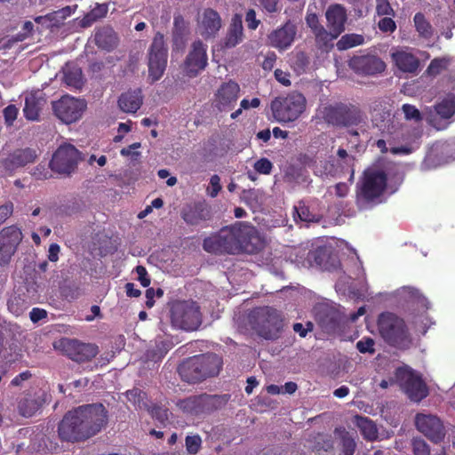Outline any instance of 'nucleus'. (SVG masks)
I'll return each mask as SVG.
<instances>
[{
  "label": "nucleus",
  "instance_id": "nucleus-8",
  "mask_svg": "<svg viewBox=\"0 0 455 455\" xmlns=\"http://www.w3.org/2000/svg\"><path fill=\"white\" fill-rule=\"evenodd\" d=\"M167 59L168 48L164 36L162 33L157 32L148 50V77L153 83L164 76L167 67Z\"/></svg>",
  "mask_w": 455,
  "mask_h": 455
},
{
  "label": "nucleus",
  "instance_id": "nucleus-58",
  "mask_svg": "<svg viewBox=\"0 0 455 455\" xmlns=\"http://www.w3.org/2000/svg\"><path fill=\"white\" fill-rule=\"evenodd\" d=\"M18 113L19 109L14 105H9L4 109V121L8 126L12 125L17 118Z\"/></svg>",
  "mask_w": 455,
  "mask_h": 455
},
{
  "label": "nucleus",
  "instance_id": "nucleus-2",
  "mask_svg": "<svg viewBox=\"0 0 455 455\" xmlns=\"http://www.w3.org/2000/svg\"><path fill=\"white\" fill-rule=\"evenodd\" d=\"M108 413L102 403L78 406L68 411L59 425V435L64 441L88 439L104 428Z\"/></svg>",
  "mask_w": 455,
  "mask_h": 455
},
{
  "label": "nucleus",
  "instance_id": "nucleus-55",
  "mask_svg": "<svg viewBox=\"0 0 455 455\" xmlns=\"http://www.w3.org/2000/svg\"><path fill=\"white\" fill-rule=\"evenodd\" d=\"M262 10L267 13H275L280 11V0H259Z\"/></svg>",
  "mask_w": 455,
  "mask_h": 455
},
{
  "label": "nucleus",
  "instance_id": "nucleus-42",
  "mask_svg": "<svg viewBox=\"0 0 455 455\" xmlns=\"http://www.w3.org/2000/svg\"><path fill=\"white\" fill-rule=\"evenodd\" d=\"M108 12V6L106 4H98L90 12H88L81 20V25L84 28L90 27L98 20L103 18Z\"/></svg>",
  "mask_w": 455,
  "mask_h": 455
},
{
  "label": "nucleus",
  "instance_id": "nucleus-5",
  "mask_svg": "<svg viewBox=\"0 0 455 455\" xmlns=\"http://www.w3.org/2000/svg\"><path fill=\"white\" fill-rule=\"evenodd\" d=\"M249 323L259 337L267 340L277 339L283 328L282 313L269 306L258 307L251 310Z\"/></svg>",
  "mask_w": 455,
  "mask_h": 455
},
{
  "label": "nucleus",
  "instance_id": "nucleus-14",
  "mask_svg": "<svg viewBox=\"0 0 455 455\" xmlns=\"http://www.w3.org/2000/svg\"><path fill=\"white\" fill-rule=\"evenodd\" d=\"M297 35L296 24L288 20L283 25L267 35V44L278 51H285L291 46Z\"/></svg>",
  "mask_w": 455,
  "mask_h": 455
},
{
  "label": "nucleus",
  "instance_id": "nucleus-9",
  "mask_svg": "<svg viewBox=\"0 0 455 455\" xmlns=\"http://www.w3.org/2000/svg\"><path fill=\"white\" fill-rule=\"evenodd\" d=\"M86 106L85 100L69 95L62 96L60 100L52 102L54 116L67 124L78 121Z\"/></svg>",
  "mask_w": 455,
  "mask_h": 455
},
{
  "label": "nucleus",
  "instance_id": "nucleus-12",
  "mask_svg": "<svg viewBox=\"0 0 455 455\" xmlns=\"http://www.w3.org/2000/svg\"><path fill=\"white\" fill-rule=\"evenodd\" d=\"M349 68L357 75L374 76L386 69V63L375 54L355 55L348 61Z\"/></svg>",
  "mask_w": 455,
  "mask_h": 455
},
{
  "label": "nucleus",
  "instance_id": "nucleus-37",
  "mask_svg": "<svg viewBox=\"0 0 455 455\" xmlns=\"http://www.w3.org/2000/svg\"><path fill=\"white\" fill-rule=\"evenodd\" d=\"M413 22L419 36L425 39H430L434 35V28L422 12H417L413 17Z\"/></svg>",
  "mask_w": 455,
  "mask_h": 455
},
{
  "label": "nucleus",
  "instance_id": "nucleus-13",
  "mask_svg": "<svg viewBox=\"0 0 455 455\" xmlns=\"http://www.w3.org/2000/svg\"><path fill=\"white\" fill-rule=\"evenodd\" d=\"M240 86L235 81L223 83L215 93L214 105L220 112L231 111L238 100Z\"/></svg>",
  "mask_w": 455,
  "mask_h": 455
},
{
  "label": "nucleus",
  "instance_id": "nucleus-16",
  "mask_svg": "<svg viewBox=\"0 0 455 455\" xmlns=\"http://www.w3.org/2000/svg\"><path fill=\"white\" fill-rule=\"evenodd\" d=\"M66 355L73 361L84 363L95 357L99 349L93 344L82 343L76 339H65L61 342Z\"/></svg>",
  "mask_w": 455,
  "mask_h": 455
},
{
  "label": "nucleus",
  "instance_id": "nucleus-28",
  "mask_svg": "<svg viewBox=\"0 0 455 455\" xmlns=\"http://www.w3.org/2000/svg\"><path fill=\"white\" fill-rule=\"evenodd\" d=\"M181 379L188 383H196L199 379V357L195 355L183 361L179 366Z\"/></svg>",
  "mask_w": 455,
  "mask_h": 455
},
{
  "label": "nucleus",
  "instance_id": "nucleus-49",
  "mask_svg": "<svg viewBox=\"0 0 455 455\" xmlns=\"http://www.w3.org/2000/svg\"><path fill=\"white\" fill-rule=\"evenodd\" d=\"M447 67V61L444 59H434L427 68L430 76H437Z\"/></svg>",
  "mask_w": 455,
  "mask_h": 455
},
{
  "label": "nucleus",
  "instance_id": "nucleus-7",
  "mask_svg": "<svg viewBox=\"0 0 455 455\" xmlns=\"http://www.w3.org/2000/svg\"><path fill=\"white\" fill-rule=\"evenodd\" d=\"M307 106L306 98L299 92L277 97L271 102L273 116L279 123L294 122L299 118Z\"/></svg>",
  "mask_w": 455,
  "mask_h": 455
},
{
  "label": "nucleus",
  "instance_id": "nucleus-44",
  "mask_svg": "<svg viewBox=\"0 0 455 455\" xmlns=\"http://www.w3.org/2000/svg\"><path fill=\"white\" fill-rule=\"evenodd\" d=\"M341 443V454L342 455H354L356 450V443L355 439L347 433L345 432L340 438Z\"/></svg>",
  "mask_w": 455,
  "mask_h": 455
},
{
  "label": "nucleus",
  "instance_id": "nucleus-38",
  "mask_svg": "<svg viewBox=\"0 0 455 455\" xmlns=\"http://www.w3.org/2000/svg\"><path fill=\"white\" fill-rule=\"evenodd\" d=\"M435 112L443 119H449L455 114V95H448L435 106Z\"/></svg>",
  "mask_w": 455,
  "mask_h": 455
},
{
  "label": "nucleus",
  "instance_id": "nucleus-53",
  "mask_svg": "<svg viewBox=\"0 0 455 455\" xmlns=\"http://www.w3.org/2000/svg\"><path fill=\"white\" fill-rule=\"evenodd\" d=\"M8 308L15 315H20L24 310V300L20 297H12L8 301Z\"/></svg>",
  "mask_w": 455,
  "mask_h": 455
},
{
  "label": "nucleus",
  "instance_id": "nucleus-62",
  "mask_svg": "<svg viewBox=\"0 0 455 455\" xmlns=\"http://www.w3.org/2000/svg\"><path fill=\"white\" fill-rule=\"evenodd\" d=\"M245 22L251 30H255L260 24V20L256 18V12L254 9H249L245 14Z\"/></svg>",
  "mask_w": 455,
  "mask_h": 455
},
{
  "label": "nucleus",
  "instance_id": "nucleus-33",
  "mask_svg": "<svg viewBox=\"0 0 455 455\" xmlns=\"http://www.w3.org/2000/svg\"><path fill=\"white\" fill-rule=\"evenodd\" d=\"M312 34L315 37L316 48L324 52H329L333 48L334 40L339 36H336L334 31L327 30L324 27Z\"/></svg>",
  "mask_w": 455,
  "mask_h": 455
},
{
  "label": "nucleus",
  "instance_id": "nucleus-27",
  "mask_svg": "<svg viewBox=\"0 0 455 455\" xmlns=\"http://www.w3.org/2000/svg\"><path fill=\"white\" fill-rule=\"evenodd\" d=\"M182 76L188 78L197 76L199 72V42H194L192 51L186 57L181 68Z\"/></svg>",
  "mask_w": 455,
  "mask_h": 455
},
{
  "label": "nucleus",
  "instance_id": "nucleus-19",
  "mask_svg": "<svg viewBox=\"0 0 455 455\" xmlns=\"http://www.w3.org/2000/svg\"><path fill=\"white\" fill-rule=\"evenodd\" d=\"M36 158V154L35 150L31 148H20L11 153L2 163L6 171L13 172L18 168L33 163Z\"/></svg>",
  "mask_w": 455,
  "mask_h": 455
},
{
  "label": "nucleus",
  "instance_id": "nucleus-57",
  "mask_svg": "<svg viewBox=\"0 0 455 455\" xmlns=\"http://www.w3.org/2000/svg\"><path fill=\"white\" fill-rule=\"evenodd\" d=\"M337 156L344 160V164L347 165V166H349L351 167V174H350V177L353 178L354 177V174H355V170H354V164H355V156H349L347 152L346 149L344 148H339L338 151H337Z\"/></svg>",
  "mask_w": 455,
  "mask_h": 455
},
{
  "label": "nucleus",
  "instance_id": "nucleus-29",
  "mask_svg": "<svg viewBox=\"0 0 455 455\" xmlns=\"http://www.w3.org/2000/svg\"><path fill=\"white\" fill-rule=\"evenodd\" d=\"M243 30L242 16L235 14L225 37L224 46L226 48H233L241 43L243 36Z\"/></svg>",
  "mask_w": 455,
  "mask_h": 455
},
{
  "label": "nucleus",
  "instance_id": "nucleus-1",
  "mask_svg": "<svg viewBox=\"0 0 455 455\" xmlns=\"http://www.w3.org/2000/svg\"><path fill=\"white\" fill-rule=\"evenodd\" d=\"M258 230L251 224L237 221L222 228L218 233L204 240V249L215 254H253L262 248Z\"/></svg>",
  "mask_w": 455,
  "mask_h": 455
},
{
  "label": "nucleus",
  "instance_id": "nucleus-47",
  "mask_svg": "<svg viewBox=\"0 0 455 455\" xmlns=\"http://www.w3.org/2000/svg\"><path fill=\"white\" fill-rule=\"evenodd\" d=\"M375 341L371 337H363L362 339L357 341L356 348L362 354H371L373 355L375 353L374 348Z\"/></svg>",
  "mask_w": 455,
  "mask_h": 455
},
{
  "label": "nucleus",
  "instance_id": "nucleus-60",
  "mask_svg": "<svg viewBox=\"0 0 455 455\" xmlns=\"http://www.w3.org/2000/svg\"><path fill=\"white\" fill-rule=\"evenodd\" d=\"M151 415L163 425H164L169 419L168 411L159 406L153 407L151 410Z\"/></svg>",
  "mask_w": 455,
  "mask_h": 455
},
{
  "label": "nucleus",
  "instance_id": "nucleus-24",
  "mask_svg": "<svg viewBox=\"0 0 455 455\" xmlns=\"http://www.w3.org/2000/svg\"><path fill=\"white\" fill-rule=\"evenodd\" d=\"M395 66L403 72L415 73L419 66V59L412 53L405 51H397L392 53Z\"/></svg>",
  "mask_w": 455,
  "mask_h": 455
},
{
  "label": "nucleus",
  "instance_id": "nucleus-31",
  "mask_svg": "<svg viewBox=\"0 0 455 455\" xmlns=\"http://www.w3.org/2000/svg\"><path fill=\"white\" fill-rule=\"evenodd\" d=\"M44 103V99L41 96H37L36 93L27 95L23 109L25 117L30 121H37L39 119L40 111Z\"/></svg>",
  "mask_w": 455,
  "mask_h": 455
},
{
  "label": "nucleus",
  "instance_id": "nucleus-51",
  "mask_svg": "<svg viewBox=\"0 0 455 455\" xmlns=\"http://www.w3.org/2000/svg\"><path fill=\"white\" fill-rule=\"evenodd\" d=\"M179 406L188 412L196 411L199 407V400L197 396H191L180 401Z\"/></svg>",
  "mask_w": 455,
  "mask_h": 455
},
{
  "label": "nucleus",
  "instance_id": "nucleus-17",
  "mask_svg": "<svg viewBox=\"0 0 455 455\" xmlns=\"http://www.w3.org/2000/svg\"><path fill=\"white\" fill-rule=\"evenodd\" d=\"M173 322L185 331H196L199 326V311L197 307L182 303L173 311Z\"/></svg>",
  "mask_w": 455,
  "mask_h": 455
},
{
  "label": "nucleus",
  "instance_id": "nucleus-36",
  "mask_svg": "<svg viewBox=\"0 0 455 455\" xmlns=\"http://www.w3.org/2000/svg\"><path fill=\"white\" fill-rule=\"evenodd\" d=\"M293 218L297 223L299 221L306 223L320 221V217L317 214L312 212L310 208L303 202H299L298 205L294 206Z\"/></svg>",
  "mask_w": 455,
  "mask_h": 455
},
{
  "label": "nucleus",
  "instance_id": "nucleus-15",
  "mask_svg": "<svg viewBox=\"0 0 455 455\" xmlns=\"http://www.w3.org/2000/svg\"><path fill=\"white\" fill-rule=\"evenodd\" d=\"M415 425L419 432L434 443H439L444 438V427L436 416L419 413L415 418Z\"/></svg>",
  "mask_w": 455,
  "mask_h": 455
},
{
  "label": "nucleus",
  "instance_id": "nucleus-34",
  "mask_svg": "<svg viewBox=\"0 0 455 455\" xmlns=\"http://www.w3.org/2000/svg\"><path fill=\"white\" fill-rule=\"evenodd\" d=\"M142 99L140 92H127L123 93L118 105L122 111L126 113H135L141 106Z\"/></svg>",
  "mask_w": 455,
  "mask_h": 455
},
{
  "label": "nucleus",
  "instance_id": "nucleus-20",
  "mask_svg": "<svg viewBox=\"0 0 455 455\" xmlns=\"http://www.w3.org/2000/svg\"><path fill=\"white\" fill-rule=\"evenodd\" d=\"M327 27L334 31L336 36H340L345 30V23L347 21V12L341 4H331L325 12Z\"/></svg>",
  "mask_w": 455,
  "mask_h": 455
},
{
  "label": "nucleus",
  "instance_id": "nucleus-30",
  "mask_svg": "<svg viewBox=\"0 0 455 455\" xmlns=\"http://www.w3.org/2000/svg\"><path fill=\"white\" fill-rule=\"evenodd\" d=\"M201 23L204 29L201 34L205 37L215 36L221 28V19L219 13L212 9L204 11Z\"/></svg>",
  "mask_w": 455,
  "mask_h": 455
},
{
  "label": "nucleus",
  "instance_id": "nucleus-18",
  "mask_svg": "<svg viewBox=\"0 0 455 455\" xmlns=\"http://www.w3.org/2000/svg\"><path fill=\"white\" fill-rule=\"evenodd\" d=\"M402 388L414 402H420L428 395V389L422 378L413 371H404L402 376Z\"/></svg>",
  "mask_w": 455,
  "mask_h": 455
},
{
  "label": "nucleus",
  "instance_id": "nucleus-64",
  "mask_svg": "<svg viewBox=\"0 0 455 455\" xmlns=\"http://www.w3.org/2000/svg\"><path fill=\"white\" fill-rule=\"evenodd\" d=\"M13 212L12 203H7L0 206V224L4 223Z\"/></svg>",
  "mask_w": 455,
  "mask_h": 455
},
{
  "label": "nucleus",
  "instance_id": "nucleus-39",
  "mask_svg": "<svg viewBox=\"0 0 455 455\" xmlns=\"http://www.w3.org/2000/svg\"><path fill=\"white\" fill-rule=\"evenodd\" d=\"M126 398L139 410H149L147 395L139 388L128 390L125 393Z\"/></svg>",
  "mask_w": 455,
  "mask_h": 455
},
{
  "label": "nucleus",
  "instance_id": "nucleus-25",
  "mask_svg": "<svg viewBox=\"0 0 455 455\" xmlns=\"http://www.w3.org/2000/svg\"><path fill=\"white\" fill-rule=\"evenodd\" d=\"M72 12L73 8L66 6L60 10L47 13L46 15L37 16L35 18V21L46 28L59 27Z\"/></svg>",
  "mask_w": 455,
  "mask_h": 455
},
{
  "label": "nucleus",
  "instance_id": "nucleus-26",
  "mask_svg": "<svg viewBox=\"0 0 455 455\" xmlns=\"http://www.w3.org/2000/svg\"><path fill=\"white\" fill-rule=\"evenodd\" d=\"M95 44L99 48L110 52L118 44V37L110 27H103L95 32Z\"/></svg>",
  "mask_w": 455,
  "mask_h": 455
},
{
  "label": "nucleus",
  "instance_id": "nucleus-22",
  "mask_svg": "<svg viewBox=\"0 0 455 455\" xmlns=\"http://www.w3.org/2000/svg\"><path fill=\"white\" fill-rule=\"evenodd\" d=\"M222 364V358L214 353L201 355V379L217 376Z\"/></svg>",
  "mask_w": 455,
  "mask_h": 455
},
{
  "label": "nucleus",
  "instance_id": "nucleus-11",
  "mask_svg": "<svg viewBox=\"0 0 455 455\" xmlns=\"http://www.w3.org/2000/svg\"><path fill=\"white\" fill-rule=\"evenodd\" d=\"M22 239L23 234L15 225L5 227L0 231V265L10 263Z\"/></svg>",
  "mask_w": 455,
  "mask_h": 455
},
{
  "label": "nucleus",
  "instance_id": "nucleus-3",
  "mask_svg": "<svg viewBox=\"0 0 455 455\" xmlns=\"http://www.w3.org/2000/svg\"><path fill=\"white\" fill-rule=\"evenodd\" d=\"M388 176L380 166H369L355 185V205L359 211H369L386 201Z\"/></svg>",
  "mask_w": 455,
  "mask_h": 455
},
{
  "label": "nucleus",
  "instance_id": "nucleus-6",
  "mask_svg": "<svg viewBox=\"0 0 455 455\" xmlns=\"http://www.w3.org/2000/svg\"><path fill=\"white\" fill-rule=\"evenodd\" d=\"M320 117L328 124L337 127L358 125L363 120L360 108L353 104L336 102L319 108Z\"/></svg>",
  "mask_w": 455,
  "mask_h": 455
},
{
  "label": "nucleus",
  "instance_id": "nucleus-21",
  "mask_svg": "<svg viewBox=\"0 0 455 455\" xmlns=\"http://www.w3.org/2000/svg\"><path fill=\"white\" fill-rule=\"evenodd\" d=\"M190 33L188 23L180 15H176L172 29V51L180 52L185 48Z\"/></svg>",
  "mask_w": 455,
  "mask_h": 455
},
{
  "label": "nucleus",
  "instance_id": "nucleus-48",
  "mask_svg": "<svg viewBox=\"0 0 455 455\" xmlns=\"http://www.w3.org/2000/svg\"><path fill=\"white\" fill-rule=\"evenodd\" d=\"M222 189V186L220 184V178L219 175L214 174L210 179V183L206 188V194L214 198L218 196L220 191Z\"/></svg>",
  "mask_w": 455,
  "mask_h": 455
},
{
  "label": "nucleus",
  "instance_id": "nucleus-4",
  "mask_svg": "<svg viewBox=\"0 0 455 455\" xmlns=\"http://www.w3.org/2000/svg\"><path fill=\"white\" fill-rule=\"evenodd\" d=\"M378 331L383 340L399 350L413 347V337L405 321L391 312H383L378 317Z\"/></svg>",
  "mask_w": 455,
  "mask_h": 455
},
{
  "label": "nucleus",
  "instance_id": "nucleus-63",
  "mask_svg": "<svg viewBox=\"0 0 455 455\" xmlns=\"http://www.w3.org/2000/svg\"><path fill=\"white\" fill-rule=\"evenodd\" d=\"M136 273L138 275V280L141 283L142 286L148 287L150 284V279L148 276V272L143 266H137Z\"/></svg>",
  "mask_w": 455,
  "mask_h": 455
},
{
  "label": "nucleus",
  "instance_id": "nucleus-35",
  "mask_svg": "<svg viewBox=\"0 0 455 455\" xmlns=\"http://www.w3.org/2000/svg\"><path fill=\"white\" fill-rule=\"evenodd\" d=\"M63 81L69 87L80 89L84 84L82 69L75 64H67L63 68Z\"/></svg>",
  "mask_w": 455,
  "mask_h": 455
},
{
  "label": "nucleus",
  "instance_id": "nucleus-43",
  "mask_svg": "<svg viewBox=\"0 0 455 455\" xmlns=\"http://www.w3.org/2000/svg\"><path fill=\"white\" fill-rule=\"evenodd\" d=\"M182 218L189 225H196L199 220V208L197 204L187 205L182 210Z\"/></svg>",
  "mask_w": 455,
  "mask_h": 455
},
{
  "label": "nucleus",
  "instance_id": "nucleus-52",
  "mask_svg": "<svg viewBox=\"0 0 455 455\" xmlns=\"http://www.w3.org/2000/svg\"><path fill=\"white\" fill-rule=\"evenodd\" d=\"M412 447L414 455H430L429 446L420 438H415L413 440Z\"/></svg>",
  "mask_w": 455,
  "mask_h": 455
},
{
  "label": "nucleus",
  "instance_id": "nucleus-32",
  "mask_svg": "<svg viewBox=\"0 0 455 455\" xmlns=\"http://www.w3.org/2000/svg\"><path fill=\"white\" fill-rule=\"evenodd\" d=\"M355 424L359 428V431L367 441H375L378 438L379 431L376 424L368 417L356 415L355 417Z\"/></svg>",
  "mask_w": 455,
  "mask_h": 455
},
{
  "label": "nucleus",
  "instance_id": "nucleus-61",
  "mask_svg": "<svg viewBox=\"0 0 455 455\" xmlns=\"http://www.w3.org/2000/svg\"><path fill=\"white\" fill-rule=\"evenodd\" d=\"M305 20L312 33L323 28V26L319 21L318 16L315 13H307Z\"/></svg>",
  "mask_w": 455,
  "mask_h": 455
},
{
  "label": "nucleus",
  "instance_id": "nucleus-56",
  "mask_svg": "<svg viewBox=\"0 0 455 455\" xmlns=\"http://www.w3.org/2000/svg\"><path fill=\"white\" fill-rule=\"evenodd\" d=\"M402 109H403L405 118L407 120H411V119H413L415 121L421 120L420 112L414 106L410 105V104H403L402 107Z\"/></svg>",
  "mask_w": 455,
  "mask_h": 455
},
{
  "label": "nucleus",
  "instance_id": "nucleus-41",
  "mask_svg": "<svg viewBox=\"0 0 455 455\" xmlns=\"http://www.w3.org/2000/svg\"><path fill=\"white\" fill-rule=\"evenodd\" d=\"M364 37L358 34H346L337 42V48L339 51H345L363 44Z\"/></svg>",
  "mask_w": 455,
  "mask_h": 455
},
{
  "label": "nucleus",
  "instance_id": "nucleus-40",
  "mask_svg": "<svg viewBox=\"0 0 455 455\" xmlns=\"http://www.w3.org/2000/svg\"><path fill=\"white\" fill-rule=\"evenodd\" d=\"M41 407V402L34 397H24L19 403L18 409L24 417L33 416Z\"/></svg>",
  "mask_w": 455,
  "mask_h": 455
},
{
  "label": "nucleus",
  "instance_id": "nucleus-45",
  "mask_svg": "<svg viewBox=\"0 0 455 455\" xmlns=\"http://www.w3.org/2000/svg\"><path fill=\"white\" fill-rule=\"evenodd\" d=\"M260 105V100L259 98H253L251 100L247 99H243L240 102V108L235 111L232 112L230 117L232 119H236L243 112V110H247L251 108H256Z\"/></svg>",
  "mask_w": 455,
  "mask_h": 455
},
{
  "label": "nucleus",
  "instance_id": "nucleus-59",
  "mask_svg": "<svg viewBox=\"0 0 455 455\" xmlns=\"http://www.w3.org/2000/svg\"><path fill=\"white\" fill-rule=\"evenodd\" d=\"M186 449L189 454H196L199 451V437L188 435L186 437Z\"/></svg>",
  "mask_w": 455,
  "mask_h": 455
},
{
  "label": "nucleus",
  "instance_id": "nucleus-54",
  "mask_svg": "<svg viewBox=\"0 0 455 455\" xmlns=\"http://www.w3.org/2000/svg\"><path fill=\"white\" fill-rule=\"evenodd\" d=\"M254 169L256 172L261 174H270L273 164L270 160L266 157L260 158L254 164Z\"/></svg>",
  "mask_w": 455,
  "mask_h": 455
},
{
  "label": "nucleus",
  "instance_id": "nucleus-46",
  "mask_svg": "<svg viewBox=\"0 0 455 455\" xmlns=\"http://www.w3.org/2000/svg\"><path fill=\"white\" fill-rule=\"evenodd\" d=\"M376 13L379 16H395V12L388 0H376Z\"/></svg>",
  "mask_w": 455,
  "mask_h": 455
},
{
  "label": "nucleus",
  "instance_id": "nucleus-50",
  "mask_svg": "<svg viewBox=\"0 0 455 455\" xmlns=\"http://www.w3.org/2000/svg\"><path fill=\"white\" fill-rule=\"evenodd\" d=\"M378 27L383 33H393L396 29V23L394 17L386 16L379 20Z\"/></svg>",
  "mask_w": 455,
  "mask_h": 455
},
{
  "label": "nucleus",
  "instance_id": "nucleus-23",
  "mask_svg": "<svg viewBox=\"0 0 455 455\" xmlns=\"http://www.w3.org/2000/svg\"><path fill=\"white\" fill-rule=\"evenodd\" d=\"M315 319L322 329L327 332H333L339 324V313L331 307H321L315 314Z\"/></svg>",
  "mask_w": 455,
  "mask_h": 455
},
{
  "label": "nucleus",
  "instance_id": "nucleus-10",
  "mask_svg": "<svg viewBox=\"0 0 455 455\" xmlns=\"http://www.w3.org/2000/svg\"><path fill=\"white\" fill-rule=\"evenodd\" d=\"M81 160L80 152L70 144H65L59 147L50 162L51 169L65 176L73 173Z\"/></svg>",
  "mask_w": 455,
  "mask_h": 455
}]
</instances>
